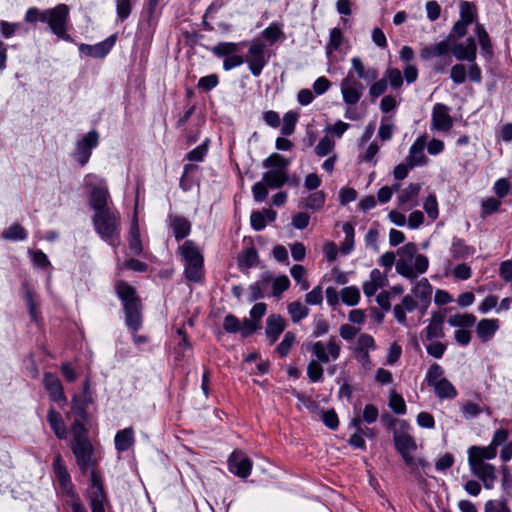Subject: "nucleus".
Listing matches in <instances>:
<instances>
[{"label": "nucleus", "mask_w": 512, "mask_h": 512, "mask_svg": "<svg viewBox=\"0 0 512 512\" xmlns=\"http://www.w3.org/2000/svg\"><path fill=\"white\" fill-rule=\"evenodd\" d=\"M410 429V425L405 420H395L393 441L396 450L401 455L405 464L412 471H416L419 467L426 468L428 463L421 458L413 456V453L417 450V444L414 437L410 434Z\"/></svg>", "instance_id": "1"}, {"label": "nucleus", "mask_w": 512, "mask_h": 512, "mask_svg": "<svg viewBox=\"0 0 512 512\" xmlns=\"http://www.w3.org/2000/svg\"><path fill=\"white\" fill-rule=\"evenodd\" d=\"M115 289L123 304L125 324L130 330L136 332L142 325L141 300L136 290L125 281L117 282Z\"/></svg>", "instance_id": "2"}, {"label": "nucleus", "mask_w": 512, "mask_h": 512, "mask_svg": "<svg viewBox=\"0 0 512 512\" xmlns=\"http://www.w3.org/2000/svg\"><path fill=\"white\" fill-rule=\"evenodd\" d=\"M184 265V275L191 282H199L203 276L204 258L195 242L186 240L177 249Z\"/></svg>", "instance_id": "3"}, {"label": "nucleus", "mask_w": 512, "mask_h": 512, "mask_svg": "<svg viewBox=\"0 0 512 512\" xmlns=\"http://www.w3.org/2000/svg\"><path fill=\"white\" fill-rule=\"evenodd\" d=\"M93 223L96 232L110 245L117 247L120 244V215L117 211L109 209L95 213Z\"/></svg>", "instance_id": "4"}, {"label": "nucleus", "mask_w": 512, "mask_h": 512, "mask_svg": "<svg viewBox=\"0 0 512 512\" xmlns=\"http://www.w3.org/2000/svg\"><path fill=\"white\" fill-rule=\"evenodd\" d=\"M90 482V486L87 489V498L89 499L91 511L105 512L104 504L107 502V497L101 484V477L95 470H91ZM71 509L72 512H87L79 499L72 501Z\"/></svg>", "instance_id": "5"}, {"label": "nucleus", "mask_w": 512, "mask_h": 512, "mask_svg": "<svg viewBox=\"0 0 512 512\" xmlns=\"http://www.w3.org/2000/svg\"><path fill=\"white\" fill-rule=\"evenodd\" d=\"M69 21L70 10L66 4H58L44 10L43 22L48 25L53 34L65 41L70 39L67 32Z\"/></svg>", "instance_id": "6"}, {"label": "nucleus", "mask_w": 512, "mask_h": 512, "mask_svg": "<svg viewBox=\"0 0 512 512\" xmlns=\"http://www.w3.org/2000/svg\"><path fill=\"white\" fill-rule=\"evenodd\" d=\"M269 58L270 56L266 54V45L261 40L255 39L249 43L244 63H247L251 74L258 77L269 62Z\"/></svg>", "instance_id": "7"}, {"label": "nucleus", "mask_w": 512, "mask_h": 512, "mask_svg": "<svg viewBox=\"0 0 512 512\" xmlns=\"http://www.w3.org/2000/svg\"><path fill=\"white\" fill-rule=\"evenodd\" d=\"M86 184L92 188L90 196V204L95 213L99 211L109 210L108 188L103 179L98 178L96 175L89 174L85 177Z\"/></svg>", "instance_id": "8"}, {"label": "nucleus", "mask_w": 512, "mask_h": 512, "mask_svg": "<svg viewBox=\"0 0 512 512\" xmlns=\"http://www.w3.org/2000/svg\"><path fill=\"white\" fill-rule=\"evenodd\" d=\"M307 349L315 356V361L325 364L330 360L335 361L339 358L341 344L336 337L332 336L327 344L322 341L308 343Z\"/></svg>", "instance_id": "9"}, {"label": "nucleus", "mask_w": 512, "mask_h": 512, "mask_svg": "<svg viewBox=\"0 0 512 512\" xmlns=\"http://www.w3.org/2000/svg\"><path fill=\"white\" fill-rule=\"evenodd\" d=\"M99 134L95 130L89 131L77 141L74 158L81 165L88 163L92 150L98 146Z\"/></svg>", "instance_id": "10"}, {"label": "nucleus", "mask_w": 512, "mask_h": 512, "mask_svg": "<svg viewBox=\"0 0 512 512\" xmlns=\"http://www.w3.org/2000/svg\"><path fill=\"white\" fill-rule=\"evenodd\" d=\"M340 90L343 101L347 105L354 106L362 97L364 86L354 77L351 72H349L347 76L341 81Z\"/></svg>", "instance_id": "11"}, {"label": "nucleus", "mask_w": 512, "mask_h": 512, "mask_svg": "<svg viewBox=\"0 0 512 512\" xmlns=\"http://www.w3.org/2000/svg\"><path fill=\"white\" fill-rule=\"evenodd\" d=\"M453 126L450 108L442 103L433 106L431 114V129L439 132H448Z\"/></svg>", "instance_id": "12"}, {"label": "nucleus", "mask_w": 512, "mask_h": 512, "mask_svg": "<svg viewBox=\"0 0 512 512\" xmlns=\"http://www.w3.org/2000/svg\"><path fill=\"white\" fill-rule=\"evenodd\" d=\"M450 51L458 61L473 62L477 57V44L474 37H468L465 42H450Z\"/></svg>", "instance_id": "13"}, {"label": "nucleus", "mask_w": 512, "mask_h": 512, "mask_svg": "<svg viewBox=\"0 0 512 512\" xmlns=\"http://www.w3.org/2000/svg\"><path fill=\"white\" fill-rule=\"evenodd\" d=\"M445 313L443 311L432 312L427 327L422 331L423 341L442 339L444 331Z\"/></svg>", "instance_id": "14"}, {"label": "nucleus", "mask_w": 512, "mask_h": 512, "mask_svg": "<svg viewBox=\"0 0 512 512\" xmlns=\"http://www.w3.org/2000/svg\"><path fill=\"white\" fill-rule=\"evenodd\" d=\"M228 468L234 475L245 479L251 473L252 462L245 453L236 450L229 456Z\"/></svg>", "instance_id": "15"}, {"label": "nucleus", "mask_w": 512, "mask_h": 512, "mask_svg": "<svg viewBox=\"0 0 512 512\" xmlns=\"http://www.w3.org/2000/svg\"><path fill=\"white\" fill-rule=\"evenodd\" d=\"M471 473L477 477L484 488L492 489L497 480L496 468L489 463H468Z\"/></svg>", "instance_id": "16"}, {"label": "nucleus", "mask_w": 512, "mask_h": 512, "mask_svg": "<svg viewBox=\"0 0 512 512\" xmlns=\"http://www.w3.org/2000/svg\"><path fill=\"white\" fill-rule=\"evenodd\" d=\"M71 448L76 457L77 464L83 472H86L93 466L92 445L89 441L72 442Z\"/></svg>", "instance_id": "17"}, {"label": "nucleus", "mask_w": 512, "mask_h": 512, "mask_svg": "<svg viewBox=\"0 0 512 512\" xmlns=\"http://www.w3.org/2000/svg\"><path fill=\"white\" fill-rule=\"evenodd\" d=\"M43 382L52 401L57 402L60 405H65L67 403L61 381L55 374L45 373Z\"/></svg>", "instance_id": "18"}, {"label": "nucleus", "mask_w": 512, "mask_h": 512, "mask_svg": "<svg viewBox=\"0 0 512 512\" xmlns=\"http://www.w3.org/2000/svg\"><path fill=\"white\" fill-rule=\"evenodd\" d=\"M116 41V36L111 35L102 42L95 45L81 44L79 50L81 53L93 57V58H104L112 49Z\"/></svg>", "instance_id": "19"}, {"label": "nucleus", "mask_w": 512, "mask_h": 512, "mask_svg": "<svg viewBox=\"0 0 512 512\" xmlns=\"http://www.w3.org/2000/svg\"><path fill=\"white\" fill-rule=\"evenodd\" d=\"M53 471L62 491L69 494L72 493L70 474L60 454H57L54 458Z\"/></svg>", "instance_id": "20"}, {"label": "nucleus", "mask_w": 512, "mask_h": 512, "mask_svg": "<svg viewBox=\"0 0 512 512\" xmlns=\"http://www.w3.org/2000/svg\"><path fill=\"white\" fill-rule=\"evenodd\" d=\"M425 145V137L420 136L410 147L409 155L406 158V161L410 168L427 164L428 158L424 154Z\"/></svg>", "instance_id": "21"}, {"label": "nucleus", "mask_w": 512, "mask_h": 512, "mask_svg": "<svg viewBox=\"0 0 512 512\" xmlns=\"http://www.w3.org/2000/svg\"><path fill=\"white\" fill-rule=\"evenodd\" d=\"M453 34H449L446 40H442L433 45L425 46L421 49L420 56L423 60L428 61L434 57H441L450 52V42Z\"/></svg>", "instance_id": "22"}, {"label": "nucleus", "mask_w": 512, "mask_h": 512, "mask_svg": "<svg viewBox=\"0 0 512 512\" xmlns=\"http://www.w3.org/2000/svg\"><path fill=\"white\" fill-rule=\"evenodd\" d=\"M168 224L177 241L186 238L191 232V223L183 216L169 215Z\"/></svg>", "instance_id": "23"}, {"label": "nucleus", "mask_w": 512, "mask_h": 512, "mask_svg": "<svg viewBox=\"0 0 512 512\" xmlns=\"http://www.w3.org/2000/svg\"><path fill=\"white\" fill-rule=\"evenodd\" d=\"M497 449L489 444L488 446H471L468 449V463H486L485 460L494 459Z\"/></svg>", "instance_id": "24"}, {"label": "nucleus", "mask_w": 512, "mask_h": 512, "mask_svg": "<svg viewBox=\"0 0 512 512\" xmlns=\"http://www.w3.org/2000/svg\"><path fill=\"white\" fill-rule=\"evenodd\" d=\"M499 329V320L498 319H481L476 326V334L478 338L483 342L490 341L495 333Z\"/></svg>", "instance_id": "25"}, {"label": "nucleus", "mask_w": 512, "mask_h": 512, "mask_svg": "<svg viewBox=\"0 0 512 512\" xmlns=\"http://www.w3.org/2000/svg\"><path fill=\"white\" fill-rule=\"evenodd\" d=\"M285 329V322L280 315L271 314L266 320V336L273 344Z\"/></svg>", "instance_id": "26"}, {"label": "nucleus", "mask_w": 512, "mask_h": 512, "mask_svg": "<svg viewBox=\"0 0 512 512\" xmlns=\"http://www.w3.org/2000/svg\"><path fill=\"white\" fill-rule=\"evenodd\" d=\"M91 402L92 397L88 392L74 395L71 400V409L75 417L80 418V420H86L87 408Z\"/></svg>", "instance_id": "27"}, {"label": "nucleus", "mask_w": 512, "mask_h": 512, "mask_svg": "<svg viewBox=\"0 0 512 512\" xmlns=\"http://www.w3.org/2000/svg\"><path fill=\"white\" fill-rule=\"evenodd\" d=\"M387 279L379 269H373L369 281L363 285V292L367 297L375 295L379 288L386 285Z\"/></svg>", "instance_id": "28"}, {"label": "nucleus", "mask_w": 512, "mask_h": 512, "mask_svg": "<svg viewBox=\"0 0 512 512\" xmlns=\"http://www.w3.org/2000/svg\"><path fill=\"white\" fill-rule=\"evenodd\" d=\"M237 262L241 270H247L256 266L259 262L256 249L253 246L245 248L238 254Z\"/></svg>", "instance_id": "29"}, {"label": "nucleus", "mask_w": 512, "mask_h": 512, "mask_svg": "<svg viewBox=\"0 0 512 512\" xmlns=\"http://www.w3.org/2000/svg\"><path fill=\"white\" fill-rule=\"evenodd\" d=\"M134 441V430L131 427L119 430L114 439L115 448L119 452L127 451Z\"/></svg>", "instance_id": "30"}, {"label": "nucleus", "mask_w": 512, "mask_h": 512, "mask_svg": "<svg viewBox=\"0 0 512 512\" xmlns=\"http://www.w3.org/2000/svg\"><path fill=\"white\" fill-rule=\"evenodd\" d=\"M262 180L270 188H281L288 181V175L286 171L282 170H268L263 174Z\"/></svg>", "instance_id": "31"}, {"label": "nucleus", "mask_w": 512, "mask_h": 512, "mask_svg": "<svg viewBox=\"0 0 512 512\" xmlns=\"http://www.w3.org/2000/svg\"><path fill=\"white\" fill-rule=\"evenodd\" d=\"M47 421L51 429L59 439H65L67 436L66 427L62 416L53 408L49 409L47 414Z\"/></svg>", "instance_id": "32"}, {"label": "nucleus", "mask_w": 512, "mask_h": 512, "mask_svg": "<svg viewBox=\"0 0 512 512\" xmlns=\"http://www.w3.org/2000/svg\"><path fill=\"white\" fill-rule=\"evenodd\" d=\"M436 396L440 399H454L457 396V390L454 385L446 378L432 385Z\"/></svg>", "instance_id": "33"}, {"label": "nucleus", "mask_w": 512, "mask_h": 512, "mask_svg": "<svg viewBox=\"0 0 512 512\" xmlns=\"http://www.w3.org/2000/svg\"><path fill=\"white\" fill-rule=\"evenodd\" d=\"M326 195L323 191H316L303 198L299 207L304 209L320 210L325 204Z\"/></svg>", "instance_id": "34"}, {"label": "nucleus", "mask_w": 512, "mask_h": 512, "mask_svg": "<svg viewBox=\"0 0 512 512\" xmlns=\"http://www.w3.org/2000/svg\"><path fill=\"white\" fill-rule=\"evenodd\" d=\"M351 64L359 79L367 81H375L377 79V70L373 68L366 69L360 58L353 57L351 59Z\"/></svg>", "instance_id": "35"}, {"label": "nucleus", "mask_w": 512, "mask_h": 512, "mask_svg": "<svg viewBox=\"0 0 512 512\" xmlns=\"http://www.w3.org/2000/svg\"><path fill=\"white\" fill-rule=\"evenodd\" d=\"M129 249L131 254L140 255L142 253V243L140 239V230L137 220H133L129 231Z\"/></svg>", "instance_id": "36"}, {"label": "nucleus", "mask_w": 512, "mask_h": 512, "mask_svg": "<svg viewBox=\"0 0 512 512\" xmlns=\"http://www.w3.org/2000/svg\"><path fill=\"white\" fill-rule=\"evenodd\" d=\"M448 324L452 327H458L460 329H468L472 327L476 322V317L473 314H454L451 315L448 320Z\"/></svg>", "instance_id": "37"}, {"label": "nucleus", "mask_w": 512, "mask_h": 512, "mask_svg": "<svg viewBox=\"0 0 512 512\" xmlns=\"http://www.w3.org/2000/svg\"><path fill=\"white\" fill-rule=\"evenodd\" d=\"M459 21L471 25L475 22L477 13L476 6L472 2L460 1L459 3Z\"/></svg>", "instance_id": "38"}, {"label": "nucleus", "mask_w": 512, "mask_h": 512, "mask_svg": "<svg viewBox=\"0 0 512 512\" xmlns=\"http://www.w3.org/2000/svg\"><path fill=\"white\" fill-rule=\"evenodd\" d=\"M289 164V160L285 159L282 155L277 153L271 154L262 162V166L264 168H268L270 170H282L286 172L288 170Z\"/></svg>", "instance_id": "39"}, {"label": "nucleus", "mask_w": 512, "mask_h": 512, "mask_svg": "<svg viewBox=\"0 0 512 512\" xmlns=\"http://www.w3.org/2000/svg\"><path fill=\"white\" fill-rule=\"evenodd\" d=\"M270 279L269 275H263L262 280L250 285L248 296L249 302H254L264 297V291L267 288Z\"/></svg>", "instance_id": "40"}, {"label": "nucleus", "mask_w": 512, "mask_h": 512, "mask_svg": "<svg viewBox=\"0 0 512 512\" xmlns=\"http://www.w3.org/2000/svg\"><path fill=\"white\" fill-rule=\"evenodd\" d=\"M473 247L467 246L463 240L455 238L452 242L450 249L451 255L454 259H464L474 253Z\"/></svg>", "instance_id": "41"}, {"label": "nucleus", "mask_w": 512, "mask_h": 512, "mask_svg": "<svg viewBox=\"0 0 512 512\" xmlns=\"http://www.w3.org/2000/svg\"><path fill=\"white\" fill-rule=\"evenodd\" d=\"M239 43L220 42L211 48V52L217 57H228L239 52Z\"/></svg>", "instance_id": "42"}, {"label": "nucleus", "mask_w": 512, "mask_h": 512, "mask_svg": "<svg viewBox=\"0 0 512 512\" xmlns=\"http://www.w3.org/2000/svg\"><path fill=\"white\" fill-rule=\"evenodd\" d=\"M474 33H475V36L478 38V42L480 44L482 51L486 54H491L492 53V44H491L490 37H489L487 31L485 30L484 26L482 24L476 22L475 27H474Z\"/></svg>", "instance_id": "43"}, {"label": "nucleus", "mask_w": 512, "mask_h": 512, "mask_svg": "<svg viewBox=\"0 0 512 512\" xmlns=\"http://www.w3.org/2000/svg\"><path fill=\"white\" fill-rule=\"evenodd\" d=\"M2 238L10 241H23L27 238V231L18 223H14L5 229Z\"/></svg>", "instance_id": "44"}, {"label": "nucleus", "mask_w": 512, "mask_h": 512, "mask_svg": "<svg viewBox=\"0 0 512 512\" xmlns=\"http://www.w3.org/2000/svg\"><path fill=\"white\" fill-rule=\"evenodd\" d=\"M288 313L294 323L300 322L302 319L308 316L309 309L302 304L300 301L291 302L288 307Z\"/></svg>", "instance_id": "45"}, {"label": "nucleus", "mask_w": 512, "mask_h": 512, "mask_svg": "<svg viewBox=\"0 0 512 512\" xmlns=\"http://www.w3.org/2000/svg\"><path fill=\"white\" fill-rule=\"evenodd\" d=\"M412 293L416 298L429 301L432 294V286L426 278H422L416 283L412 289Z\"/></svg>", "instance_id": "46"}, {"label": "nucleus", "mask_w": 512, "mask_h": 512, "mask_svg": "<svg viewBox=\"0 0 512 512\" xmlns=\"http://www.w3.org/2000/svg\"><path fill=\"white\" fill-rule=\"evenodd\" d=\"M262 36L271 44L279 39L284 38V33L279 24L272 22L267 28L262 31Z\"/></svg>", "instance_id": "47"}, {"label": "nucleus", "mask_w": 512, "mask_h": 512, "mask_svg": "<svg viewBox=\"0 0 512 512\" xmlns=\"http://www.w3.org/2000/svg\"><path fill=\"white\" fill-rule=\"evenodd\" d=\"M383 79H386V83L389 82L390 86L393 89H398L403 84V76L400 70L397 68H387L384 73Z\"/></svg>", "instance_id": "48"}, {"label": "nucleus", "mask_w": 512, "mask_h": 512, "mask_svg": "<svg viewBox=\"0 0 512 512\" xmlns=\"http://www.w3.org/2000/svg\"><path fill=\"white\" fill-rule=\"evenodd\" d=\"M420 190L418 184L411 183L406 188L401 189L398 194V201L400 205H404L410 202L414 197L417 196Z\"/></svg>", "instance_id": "49"}, {"label": "nucleus", "mask_w": 512, "mask_h": 512, "mask_svg": "<svg viewBox=\"0 0 512 512\" xmlns=\"http://www.w3.org/2000/svg\"><path fill=\"white\" fill-rule=\"evenodd\" d=\"M298 121V114L292 111L287 112L283 117V125L281 133L289 136L294 133L296 123Z\"/></svg>", "instance_id": "50"}, {"label": "nucleus", "mask_w": 512, "mask_h": 512, "mask_svg": "<svg viewBox=\"0 0 512 512\" xmlns=\"http://www.w3.org/2000/svg\"><path fill=\"white\" fill-rule=\"evenodd\" d=\"M396 271L401 276L413 281L416 279V272L411 265V261L399 259L396 263Z\"/></svg>", "instance_id": "51"}, {"label": "nucleus", "mask_w": 512, "mask_h": 512, "mask_svg": "<svg viewBox=\"0 0 512 512\" xmlns=\"http://www.w3.org/2000/svg\"><path fill=\"white\" fill-rule=\"evenodd\" d=\"M341 298L342 301L347 305H356L360 299L359 289L354 286L345 287L341 291Z\"/></svg>", "instance_id": "52"}, {"label": "nucleus", "mask_w": 512, "mask_h": 512, "mask_svg": "<svg viewBox=\"0 0 512 512\" xmlns=\"http://www.w3.org/2000/svg\"><path fill=\"white\" fill-rule=\"evenodd\" d=\"M376 349L374 338L369 334H361L356 342L355 351L357 352H369V350Z\"/></svg>", "instance_id": "53"}, {"label": "nucleus", "mask_w": 512, "mask_h": 512, "mask_svg": "<svg viewBox=\"0 0 512 512\" xmlns=\"http://www.w3.org/2000/svg\"><path fill=\"white\" fill-rule=\"evenodd\" d=\"M394 132V124L390 121L389 117H382L381 124L378 129V137L382 141H388L392 138Z\"/></svg>", "instance_id": "54"}, {"label": "nucleus", "mask_w": 512, "mask_h": 512, "mask_svg": "<svg viewBox=\"0 0 512 512\" xmlns=\"http://www.w3.org/2000/svg\"><path fill=\"white\" fill-rule=\"evenodd\" d=\"M294 342H295L294 333H292L290 331L285 333L282 341L276 347L277 353L281 357H286L289 354L290 349H291L292 345L294 344Z\"/></svg>", "instance_id": "55"}, {"label": "nucleus", "mask_w": 512, "mask_h": 512, "mask_svg": "<svg viewBox=\"0 0 512 512\" xmlns=\"http://www.w3.org/2000/svg\"><path fill=\"white\" fill-rule=\"evenodd\" d=\"M426 342H427V344H425V346H426L427 353L436 359L442 358V356L444 355V353L447 349L446 344L436 341V340H431V341H426Z\"/></svg>", "instance_id": "56"}, {"label": "nucleus", "mask_w": 512, "mask_h": 512, "mask_svg": "<svg viewBox=\"0 0 512 512\" xmlns=\"http://www.w3.org/2000/svg\"><path fill=\"white\" fill-rule=\"evenodd\" d=\"M84 421L85 420H80V418L75 417L74 423L72 424L73 442L88 441Z\"/></svg>", "instance_id": "57"}, {"label": "nucleus", "mask_w": 512, "mask_h": 512, "mask_svg": "<svg viewBox=\"0 0 512 512\" xmlns=\"http://www.w3.org/2000/svg\"><path fill=\"white\" fill-rule=\"evenodd\" d=\"M450 77L456 85L463 84L467 78V69L464 64L458 63L452 66Z\"/></svg>", "instance_id": "58"}, {"label": "nucleus", "mask_w": 512, "mask_h": 512, "mask_svg": "<svg viewBox=\"0 0 512 512\" xmlns=\"http://www.w3.org/2000/svg\"><path fill=\"white\" fill-rule=\"evenodd\" d=\"M321 364L322 363L315 360H311L308 363L307 376L312 382H318L322 379L324 370Z\"/></svg>", "instance_id": "59"}, {"label": "nucleus", "mask_w": 512, "mask_h": 512, "mask_svg": "<svg viewBox=\"0 0 512 512\" xmlns=\"http://www.w3.org/2000/svg\"><path fill=\"white\" fill-rule=\"evenodd\" d=\"M343 41V34L339 28H333L330 31L329 43L327 44L326 50L327 53H331L334 50H337Z\"/></svg>", "instance_id": "60"}, {"label": "nucleus", "mask_w": 512, "mask_h": 512, "mask_svg": "<svg viewBox=\"0 0 512 512\" xmlns=\"http://www.w3.org/2000/svg\"><path fill=\"white\" fill-rule=\"evenodd\" d=\"M484 512H511L506 499L488 500L484 505Z\"/></svg>", "instance_id": "61"}, {"label": "nucleus", "mask_w": 512, "mask_h": 512, "mask_svg": "<svg viewBox=\"0 0 512 512\" xmlns=\"http://www.w3.org/2000/svg\"><path fill=\"white\" fill-rule=\"evenodd\" d=\"M334 146H335L334 141L331 138H329L328 136H325L322 139H320L319 143L315 147V153L319 157L326 156L333 151Z\"/></svg>", "instance_id": "62"}, {"label": "nucleus", "mask_w": 512, "mask_h": 512, "mask_svg": "<svg viewBox=\"0 0 512 512\" xmlns=\"http://www.w3.org/2000/svg\"><path fill=\"white\" fill-rule=\"evenodd\" d=\"M443 374L444 370L442 367L437 363H433L429 367L425 377L428 385L432 386L433 384L439 382V380L442 379Z\"/></svg>", "instance_id": "63"}, {"label": "nucleus", "mask_w": 512, "mask_h": 512, "mask_svg": "<svg viewBox=\"0 0 512 512\" xmlns=\"http://www.w3.org/2000/svg\"><path fill=\"white\" fill-rule=\"evenodd\" d=\"M389 406L396 414H404L406 412V404L403 397L395 392L390 394Z\"/></svg>", "instance_id": "64"}]
</instances>
